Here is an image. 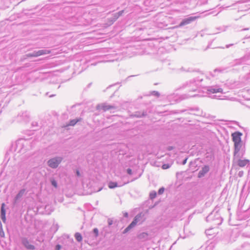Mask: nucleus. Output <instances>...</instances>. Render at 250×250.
I'll return each instance as SVG.
<instances>
[{"mask_svg": "<svg viewBox=\"0 0 250 250\" xmlns=\"http://www.w3.org/2000/svg\"><path fill=\"white\" fill-rule=\"evenodd\" d=\"M75 238L78 242H81L82 240V236L80 233L76 232L75 234Z\"/></svg>", "mask_w": 250, "mask_h": 250, "instance_id": "nucleus-22", "label": "nucleus"}, {"mask_svg": "<svg viewBox=\"0 0 250 250\" xmlns=\"http://www.w3.org/2000/svg\"><path fill=\"white\" fill-rule=\"evenodd\" d=\"M48 92H47V93H46V95H48Z\"/></svg>", "mask_w": 250, "mask_h": 250, "instance_id": "nucleus-46", "label": "nucleus"}, {"mask_svg": "<svg viewBox=\"0 0 250 250\" xmlns=\"http://www.w3.org/2000/svg\"><path fill=\"white\" fill-rule=\"evenodd\" d=\"M124 217H127L128 216V213L127 212H125L124 214Z\"/></svg>", "mask_w": 250, "mask_h": 250, "instance_id": "nucleus-40", "label": "nucleus"}, {"mask_svg": "<svg viewBox=\"0 0 250 250\" xmlns=\"http://www.w3.org/2000/svg\"><path fill=\"white\" fill-rule=\"evenodd\" d=\"M209 170V167L208 165L204 166L200 170L198 174V178H202L206 174H207Z\"/></svg>", "mask_w": 250, "mask_h": 250, "instance_id": "nucleus-12", "label": "nucleus"}, {"mask_svg": "<svg viewBox=\"0 0 250 250\" xmlns=\"http://www.w3.org/2000/svg\"><path fill=\"white\" fill-rule=\"evenodd\" d=\"M164 191H165V188L164 187H162V188H160L158 190V194L159 195H161L164 193Z\"/></svg>", "mask_w": 250, "mask_h": 250, "instance_id": "nucleus-26", "label": "nucleus"}, {"mask_svg": "<svg viewBox=\"0 0 250 250\" xmlns=\"http://www.w3.org/2000/svg\"><path fill=\"white\" fill-rule=\"evenodd\" d=\"M141 235H147V233H143Z\"/></svg>", "mask_w": 250, "mask_h": 250, "instance_id": "nucleus-41", "label": "nucleus"}, {"mask_svg": "<svg viewBox=\"0 0 250 250\" xmlns=\"http://www.w3.org/2000/svg\"><path fill=\"white\" fill-rule=\"evenodd\" d=\"M151 95L158 97L160 96V93L158 91H153L151 92Z\"/></svg>", "mask_w": 250, "mask_h": 250, "instance_id": "nucleus-27", "label": "nucleus"}, {"mask_svg": "<svg viewBox=\"0 0 250 250\" xmlns=\"http://www.w3.org/2000/svg\"><path fill=\"white\" fill-rule=\"evenodd\" d=\"M32 126L34 127H39V125L38 123V122H36V121H34L32 123Z\"/></svg>", "mask_w": 250, "mask_h": 250, "instance_id": "nucleus-31", "label": "nucleus"}, {"mask_svg": "<svg viewBox=\"0 0 250 250\" xmlns=\"http://www.w3.org/2000/svg\"><path fill=\"white\" fill-rule=\"evenodd\" d=\"M25 192V189L24 188H22L21 189L18 194L16 195L14 199L13 203L14 204H16L19 200L23 196Z\"/></svg>", "mask_w": 250, "mask_h": 250, "instance_id": "nucleus-13", "label": "nucleus"}, {"mask_svg": "<svg viewBox=\"0 0 250 250\" xmlns=\"http://www.w3.org/2000/svg\"><path fill=\"white\" fill-rule=\"evenodd\" d=\"M133 76H129V77H128V78H129V77H133Z\"/></svg>", "mask_w": 250, "mask_h": 250, "instance_id": "nucleus-45", "label": "nucleus"}, {"mask_svg": "<svg viewBox=\"0 0 250 250\" xmlns=\"http://www.w3.org/2000/svg\"><path fill=\"white\" fill-rule=\"evenodd\" d=\"M236 43H230V44H227L226 45V48H228L230 47V46H232L233 45H234V44H235Z\"/></svg>", "mask_w": 250, "mask_h": 250, "instance_id": "nucleus-35", "label": "nucleus"}, {"mask_svg": "<svg viewBox=\"0 0 250 250\" xmlns=\"http://www.w3.org/2000/svg\"><path fill=\"white\" fill-rule=\"evenodd\" d=\"M54 96H55V95H51L49 96V97H53Z\"/></svg>", "mask_w": 250, "mask_h": 250, "instance_id": "nucleus-42", "label": "nucleus"}, {"mask_svg": "<svg viewBox=\"0 0 250 250\" xmlns=\"http://www.w3.org/2000/svg\"><path fill=\"white\" fill-rule=\"evenodd\" d=\"M170 167V165L168 164H165L164 165H163L162 166V168L164 169H167L168 168H169Z\"/></svg>", "mask_w": 250, "mask_h": 250, "instance_id": "nucleus-28", "label": "nucleus"}, {"mask_svg": "<svg viewBox=\"0 0 250 250\" xmlns=\"http://www.w3.org/2000/svg\"><path fill=\"white\" fill-rule=\"evenodd\" d=\"M224 70L223 69H222L221 68H216V69H215L213 72H210V75L212 76V77H215L216 76V73L217 72H222Z\"/></svg>", "mask_w": 250, "mask_h": 250, "instance_id": "nucleus-20", "label": "nucleus"}, {"mask_svg": "<svg viewBox=\"0 0 250 250\" xmlns=\"http://www.w3.org/2000/svg\"><path fill=\"white\" fill-rule=\"evenodd\" d=\"M50 181L51 183V184L52 186L55 187V188H57L58 187V183L57 181L53 178H51L50 179Z\"/></svg>", "mask_w": 250, "mask_h": 250, "instance_id": "nucleus-23", "label": "nucleus"}, {"mask_svg": "<svg viewBox=\"0 0 250 250\" xmlns=\"http://www.w3.org/2000/svg\"><path fill=\"white\" fill-rule=\"evenodd\" d=\"M4 236L5 234L2 229V225L1 221H0V236L1 237H4Z\"/></svg>", "mask_w": 250, "mask_h": 250, "instance_id": "nucleus-24", "label": "nucleus"}, {"mask_svg": "<svg viewBox=\"0 0 250 250\" xmlns=\"http://www.w3.org/2000/svg\"><path fill=\"white\" fill-rule=\"evenodd\" d=\"M22 245L28 250H34L35 249V247L32 244H30L28 239L26 237H23L21 240Z\"/></svg>", "mask_w": 250, "mask_h": 250, "instance_id": "nucleus-9", "label": "nucleus"}, {"mask_svg": "<svg viewBox=\"0 0 250 250\" xmlns=\"http://www.w3.org/2000/svg\"><path fill=\"white\" fill-rule=\"evenodd\" d=\"M125 12V10H121L117 13H116V14L117 15V16L118 18H119L120 16H121L123 13Z\"/></svg>", "mask_w": 250, "mask_h": 250, "instance_id": "nucleus-30", "label": "nucleus"}, {"mask_svg": "<svg viewBox=\"0 0 250 250\" xmlns=\"http://www.w3.org/2000/svg\"><path fill=\"white\" fill-rule=\"evenodd\" d=\"M196 19V17L190 16L184 19L179 23L178 26L182 27L188 24H190L192 22L194 21Z\"/></svg>", "mask_w": 250, "mask_h": 250, "instance_id": "nucleus-8", "label": "nucleus"}, {"mask_svg": "<svg viewBox=\"0 0 250 250\" xmlns=\"http://www.w3.org/2000/svg\"><path fill=\"white\" fill-rule=\"evenodd\" d=\"M244 175V172L243 171L241 170V171H239L238 172V176L239 177H241L243 176Z\"/></svg>", "mask_w": 250, "mask_h": 250, "instance_id": "nucleus-34", "label": "nucleus"}, {"mask_svg": "<svg viewBox=\"0 0 250 250\" xmlns=\"http://www.w3.org/2000/svg\"><path fill=\"white\" fill-rule=\"evenodd\" d=\"M63 157L61 156H56L49 159L47 162V166L53 169L57 168L59 165L62 162Z\"/></svg>", "mask_w": 250, "mask_h": 250, "instance_id": "nucleus-4", "label": "nucleus"}, {"mask_svg": "<svg viewBox=\"0 0 250 250\" xmlns=\"http://www.w3.org/2000/svg\"><path fill=\"white\" fill-rule=\"evenodd\" d=\"M5 205L4 203H2L0 208V217L2 221L5 223L6 221V210L5 209Z\"/></svg>", "mask_w": 250, "mask_h": 250, "instance_id": "nucleus-15", "label": "nucleus"}, {"mask_svg": "<svg viewBox=\"0 0 250 250\" xmlns=\"http://www.w3.org/2000/svg\"><path fill=\"white\" fill-rule=\"evenodd\" d=\"M76 175H77L78 177L80 176L81 174H80V171H79V170H78V169H77V170H76Z\"/></svg>", "mask_w": 250, "mask_h": 250, "instance_id": "nucleus-36", "label": "nucleus"}, {"mask_svg": "<svg viewBox=\"0 0 250 250\" xmlns=\"http://www.w3.org/2000/svg\"><path fill=\"white\" fill-rule=\"evenodd\" d=\"M93 232L94 233L96 237L98 236V234H99V230H98V229L94 228L93 230Z\"/></svg>", "mask_w": 250, "mask_h": 250, "instance_id": "nucleus-29", "label": "nucleus"}, {"mask_svg": "<svg viewBox=\"0 0 250 250\" xmlns=\"http://www.w3.org/2000/svg\"><path fill=\"white\" fill-rule=\"evenodd\" d=\"M119 18L116 13L112 14V16L108 19V21L111 24L113 23Z\"/></svg>", "mask_w": 250, "mask_h": 250, "instance_id": "nucleus-18", "label": "nucleus"}, {"mask_svg": "<svg viewBox=\"0 0 250 250\" xmlns=\"http://www.w3.org/2000/svg\"><path fill=\"white\" fill-rule=\"evenodd\" d=\"M203 79L200 78H195L189 82L187 84V87L189 88V93L186 96L187 98L194 97L198 95L197 94H191L190 92H195L198 88L199 83L202 81Z\"/></svg>", "mask_w": 250, "mask_h": 250, "instance_id": "nucleus-3", "label": "nucleus"}, {"mask_svg": "<svg viewBox=\"0 0 250 250\" xmlns=\"http://www.w3.org/2000/svg\"><path fill=\"white\" fill-rule=\"evenodd\" d=\"M24 142H25V141L23 139H20L16 142V150L18 151L19 152H22L25 150V149H23Z\"/></svg>", "mask_w": 250, "mask_h": 250, "instance_id": "nucleus-11", "label": "nucleus"}, {"mask_svg": "<svg viewBox=\"0 0 250 250\" xmlns=\"http://www.w3.org/2000/svg\"><path fill=\"white\" fill-rule=\"evenodd\" d=\"M210 229H207V230H206V233L207 234H209H209H209V231H210Z\"/></svg>", "mask_w": 250, "mask_h": 250, "instance_id": "nucleus-39", "label": "nucleus"}, {"mask_svg": "<svg viewBox=\"0 0 250 250\" xmlns=\"http://www.w3.org/2000/svg\"><path fill=\"white\" fill-rule=\"evenodd\" d=\"M81 120V118L79 119H75L73 120H71L68 124V125L70 126H74L78 122H79Z\"/></svg>", "mask_w": 250, "mask_h": 250, "instance_id": "nucleus-19", "label": "nucleus"}, {"mask_svg": "<svg viewBox=\"0 0 250 250\" xmlns=\"http://www.w3.org/2000/svg\"><path fill=\"white\" fill-rule=\"evenodd\" d=\"M242 133L239 131H235L231 135L232 139L234 144V156L235 157H238L239 151L242 147L241 136Z\"/></svg>", "mask_w": 250, "mask_h": 250, "instance_id": "nucleus-1", "label": "nucleus"}, {"mask_svg": "<svg viewBox=\"0 0 250 250\" xmlns=\"http://www.w3.org/2000/svg\"><path fill=\"white\" fill-rule=\"evenodd\" d=\"M97 107L98 109H101L104 111L115 108V107L114 105H108L105 104H104L101 105H98Z\"/></svg>", "mask_w": 250, "mask_h": 250, "instance_id": "nucleus-14", "label": "nucleus"}, {"mask_svg": "<svg viewBox=\"0 0 250 250\" xmlns=\"http://www.w3.org/2000/svg\"><path fill=\"white\" fill-rule=\"evenodd\" d=\"M213 98H217V96H216V95L214 96V97H213Z\"/></svg>", "mask_w": 250, "mask_h": 250, "instance_id": "nucleus-44", "label": "nucleus"}, {"mask_svg": "<svg viewBox=\"0 0 250 250\" xmlns=\"http://www.w3.org/2000/svg\"><path fill=\"white\" fill-rule=\"evenodd\" d=\"M16 120L17 122L21 123H27L29 122L30 120L29 113L27 111L19 113L17 117Z\"/></svg>", "mask_w": 250, "mask_h": 250, "instance_id": "nucleus-6", "label": "nucleus"}, {"mask_svg": "<svg viewBox=\"0 0 250 250\" xmlns=\"http://www.w3.org/2000/svg\"><path fill=\"white\" fill-rule=\"evenodd\" d=\"M108 224L109 226H111L112 224V221L110 219H108Z\"/></svg>", "mask_w": 250, "mask_h": 250, "instance_id": "nucleus-38", "label": "nucleus"}, {"mask_svg": "<svg viewBox=\"0 0 250 250\" xmlns=\"http://www.w3.org/2000/svg\"><path fill=\"white\" fill-rule=\"evenodd\" d=\"M249 30V28H245V29H242V30Z\"/></svg>", "mask_w": 250, "mask_h": 250, "instance_id": "nucleus-43", "label": "nucleus"}, {"mask_svg": "<svg viewBox=\"0 0 250 250\" xmlns=\"http://www.w3.org/2000/svg\"><path fill=\"white\" fill-rule=\"evenodd\" d=\"M156 192L155 191H152L149 194V197L151 199H153L156 197Z\"/></svg>", "mask_w": 250, "mask_h": 250, "instance_id": "nucleus-25", "label": "nucleus"}, {"mask_svg": "<svg viewBox=\"0 0 250 250\" xmlns=\"http://www.w3.org/2000/svg\"><path fill=\"white\" fill-rule=\"evenodd\" d=\"M119 186L118 185V184L117 182H110L108 184V187L109 188L112 189L118 187Z\"/></svg>", "mask_w": 250, "mask_h": 250, "instance_id": "nucleus-21", "label": "nucleus"}, {"mask_svg": "<svg viewBox=\"0 0 250 250\" xmlns=\"http://www.w3.org/2000/svg\"><path fill=\"white\" fill-rule=\"evenodd\" d=\"M126 172L129 175H131L132 174V169L130 168H128L126 169Z\"/></svg>", "mask_w": 250, "mask_h": 250, "instance_id": "nucleus-33", "label": "nucleus"}, {"mask_svg": "<svg viewBox=\"0 0 250 250\" xmlns=\"http://www.w3.org/2000/svg\"><path fill=\"white\" fill-rule=\"evenodd\" d=\"M146 112L145 111H143L142 112L141 111H136L132 116L137 118H141L146 116Z\"/></svg>", "mask_w": 250, "mask_h": 250, "instance_id": "nucleus-16", "label": "nucleus"}, {"mask_svg": "<svg viewBox=\"0 0 250 250\" xmlns=\"http://www.w3.org/2000/svg\"><path fill=\"white\" fill-rule=\"evenodd\" d=\"M206 221L216 227L222 224L223 219L218 211L213 210L206 217Z\"/></svg>", "mask_w": 250, "mask_h": 250, "instance_id": "nucleus-2", "label": "nucleus"}, {"mask_svg": "<svg viewBox=\"0 0 250 250\" xmlns=\"http://www.w3.org/2000/svg\"><path fill=\"white\" fill-rule=\"evenodd\" d=\"M187 160L188 158H186L185 159H184L182 162V165H185L187 163Z\"/></svg>", "mask_w": 250, "mask_h": 250, "instance_id": "nucleus-37", "label": "nucleus"}, {"mask_svg": "<svg viewBox=\"0 0 250 250\" xmlns=\"http://www.w3.org/2000/svg\"><path fill=\"white\" fill-rule=\"evenodd\" d=\"M206 90L207 91V93L208 94L217 93H223L222 88H220L218 85H212L207 86L205 88Z\"/></svg>", "mask_w": 250, "mask_h": 250, "instance_id": "nucleus-7", "label": "nucleus"}, {"mask_svg": "<svg viewBox=\"0 0 250 250\" xmlns=\"http://www.w3.org/2000/svg\"><path fill=\"white\" fill-rule=\"evenodd\" d=\"M51 53V51L49 50L42 49L38 51H34L32 53L26 54L24 57L26 58L29 57H37L41 55L49 54Z\"/></svg>", "mask_w": 250, "mask_h": 250, "instance_id": "nucleus-5", "label": "nucleus"}, {"mask_svg": "<svg viewBox=\"0 0 250 250\" xmlns=\"http://www.w3.org/2000/svg\"><path fill=\"white\" fill-rule=\"evenodd\" d=\"M248 59V58L246 56H245L240 59H236L235 60V64L239 65L243 64L245 63L246 60Z\"/></svg>", "mask_w": 250, "mask_h": 250, "instance_id": "nucleus-17", "label": "nucleus"}, {"mask_svg": "<svg viewBox=\"0 0 250 250\" xmlns=\"http://www.w3.org/2000/svg\"><path fill=\"white\" fill-rule=\"evenodd\" d=\"M62 247L60 244H57L56 245L55 250H61Z\"/></svg>", "mask_w": 250, "mask_h": 250, "instance_id": "nucleus-32", "label": "nucleus"}, {"mask_svg": "<svg viewBox=\"0 0 250 250\" xmlns=\"http://www.w3.org/2000/svg\"><path fill=\"white\" fill-rule=\"evenodd\" d=\"M140 216L138 215L135 216L132 222L124 230L123 233L127 232L129 230H130L132 228L136 225L138 221V218Z\"/></svg>", "mask_w": 250, "mask_h": 250, "instance_id": "nucleus-10", "label": "nucleus"}]
</instances>
